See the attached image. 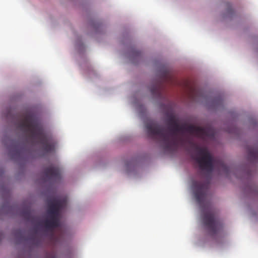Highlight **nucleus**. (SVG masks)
<instances>
[{
	"mask_svg": "<svg viewBox=\"0 0 258 258\" xmlns=\"http://www.w3.org/2000/svg\"><path fill=\"white\" fill-rule=\"evenodd\" d=\"M166 123L168 125L169 133L153 121L148 122L146 128L148 135L153 139L158 137L162 141L164 149L167 151L177 147V136L179 133L183 134L186 132L203 139L213 138L215 135L214 130L210 126L201 127L186 123L180 124L178 118L172 113L167 115Z\"/></svg>",
	"mask_w": 258,
	"mask_h": 258,
	"instance_id": "nucleus-1",
	"label": "nucleus"
},
{
	"mask_svg": "<svg viewBox=\"0 0 258 258\" xmlns=\"http://www.w3.org/2000/svg\"><path fill=\"white\" fill-rule=\"evenodd\" d=\"M192 185L195 189V196L196 201L202 208V220L205 228L212 237L222 235L223 225L211 208L210 204L206 200L205 189L207 185L201 182L195 181Z\"/></svg>",
	"mask_w": 258,
	"mask_h": 258,
	"instance_id": "nucleus-2",
	"label": "nucleus"
},
{
	"mask_svg": "<svg viewBox=\"0 0 258 258\" xmlns=\"http://www.w3.org/2000/svg\"><path fill=\"white\" fill-rule=\"evenodd\" d=\"M18 127L25 133L28 136L27 139L32 143L37 142L40 144L42 150L45 153H49L54 151L53 143L44 134L33 113H25L23 118L19 123Z\"/></svg>",
	"mask_w": 258,
	"mask_h": 258,
	"instance_id": "nucleus-3",
	"label": "nucleus"
},
{
	"mask_svg": "<svg viewBox=\"0 0 258 258\" xmlns=\"http://www.w3.org/2000/svg\"><path fill=\"white\" fill-rule=\"evenodd\" d=\"M67 203L66 198H54L48 201V217L42 223L47 229L52 230L59 226L60 211L66 206Z\"/></svg>",
	"mask_w": 258,
	"mask_h": 258,
	"instance_id": "nucleus-4",
	"label": "nucleus"
},
{
	"mask_svg": "<svg viewBox=\"0 0 258 258\" xmlns=\"http://www.w3.org/2000/svg\"><path fill=\"white\" fill-rule=\"evenodd\" d=\"M196 153L193 156L195 161L198 164L199 168L202 171L211 173L214 169L215 161L206 147H196Z\"/></svg>",
	"mask_w": 258,
	"mask_h": 258,
	"instance_id": "nucleus-5",
	"label": "nucleus"
},
{
	"mask_svg": "<svg viewBox=\"0 0 258 258\" xmlns=\"http://www.w3.org/2000/svg\"><path fill=\"white\" fill-rule=\"evenodd\" d=\"M44 174L48 180L58 181L61 179L60 170L58 166L51 165L46 168Z\"/></svg>",
	"mask_w": 258,
	"mask_h": 258,
	"instance_id": "nucleus-6",
	"label": "nucleus"
},
{
	"mask_svg": "<svg viewBox=\"0 0 258 258\" xmlns=\"http://www.w3.org/2000/svg\"><path fill=\"white\" fill-rule=\"evenodd\" d=\"M248 159L252 162L258 161V145L248 147L247 149Z\"/></svg>",
	"mask_w": 258,
	"mask_h": 258,
	"instance_id": "nucleus-7",
	"label": "nucleus"
},
{
	"mask_svg": "<svg viewBox=\"0 0 258 258\" xmlns=\"http://www.w3.org/2000/svg\"><path fill=\"white\" fill-rule=\"evenodd\" d=\"M150 90L153 95L160 97L163 92L162 85L160 83H157L151 86Z\"/></svg>",
	"mask_w": 258,
	"mask_h": 258,
	"instance_id": "nucleus-8",
	"label": "nucleus"
},
{
	"mask_svg": "<svg viewBox=\"0 0 258 258\" xmlns=\"http://www.w3.org/2000/svg\"><path fill=\"white\" fill-rule=\"evenodd\" d=\"M22 216L27 220L28 221H36L37 223L40 224V221L38 217H34L32 215V211L30 209H26L22 211Z\"/></svg>",
	"mask_w": 258,
	"mask_h": 258,
	"instance_id": "nucleus-9",
	"label": "nucleus"
},
{
	"mask_svg": "<svg viewBox=\"0 0 258 258\" xmlns=\"http://www.w3.org/2000/svg\"><path fill=\"white\" fill-rule=\"evenodd\" d=\"M161 76L163 80L167 81L171 80L172 77L169 69L166 67L163 69Z\"/></svg>",
	"mask_w": 258,
	"mask_h": 258,
	"instance_id": "nucleus-10",
	"label": "nucleus"
},
{
	"mask_svg": "<svg viewBox=\"0 0 258 258\" xmlns=\"http://www.w3.org/2000/svg\"><path fill=\"white\" fill-rule=\"evenodd\" d=\"M217 163L220 171L226 174H228L230 172V167L226 165L223 161H219Z\"/></svg>",
	"mask_w": 258,
	"mask_h": 258,
	"instance_id": "nucleus-11",
	"label": "nucleus"
},
{
	"mask_svg": "<svg viewBox=\"0 0 258 258\" xmlns=\"http://www.w3.org/2000/svg\"><path fill=\"white\" fill-rule=\"evenodd\" d=\"M223 103V100L220 97L216 98L214 100L215 106H218Z\"/></svg>",
	"mask_w": 258,
	"mask_h": 258,
	"instance_id": "nucleus-12",
	"label": "nucleus"
},
{
	"mask_svg": "<svg viewBox=\"0 0 258 258\" xmlns=\"http://www.w3.org/2000/svg\"><path fill=\"white\" fill-rule=\"evenodd\" d=\"M45 258H56L54 254L50 253L48 254Z\"/></svg>",
	"mask_w": 258,
	"mask_h": 258,
	"instance_id": "nucleus-13",
	"label": "nucleus"
},
{
	"mask_svg": "<svg viewBox=\"0 0 258 258\" xmlns=\"http://www.w3.org/2000/svg\"><path fill=\"white\" fill-rule=\"evenodd\" d=\"M229 11V12H232V10L231 8H230L229 10H228Z\"/></svg>",
	"mask_w": 258,
	"mask_h": 258,
	"instance_id": "nucleus-14",
	"label": "nucleus"
},
{
	"mask_svg": "<svg viewBox=\"0 0 258 258\" xmlns=\"http://www.w3.org/2000/svg\"><path fill=\"white\" fill-rule=\"evenodd\" d=\"M2 235L1 234H0V240L2 239Z\"/></svg>",
	"mask_w": 258,
	"mask_h": 258,
	"instance_id": "nucleus-15",
	"label": "nucleus"
}]
</instances>
